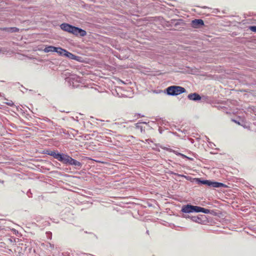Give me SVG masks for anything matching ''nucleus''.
I'll return each mask as SVG.
<instances>
[{
	"label": "nucleus",
	"instance_id": "obj_20",
	"mask_svg": "<svg viewBox=\"0 0 256 256\" xmlns=\"http://www.w3.org/2000/svg\"><path fill=\"white\" fill-rule=\"evenodd\" d=\"M1 52V50H0V52Z\"/></svg>",
	"mask_w": 256,
	"mask_h": 256
},
{
	"label": "nucleus",
	"instance_id": "obj_14",
	"mask_svg": "<svg viewBox=\"0 0 256 256\" xmlns=\"http://www.w3.org/2000/svg\"><path fill=\"white\" fill-rule=\"evenodd\" d=\"M4 30L10 32H18L19 30V29L16 28H6Z\"/></svg>",
	"mask_w": 256,
	"mask_h": 256
},
{
	"label": "nucleus",
	"instance_id": "obj_7",
	"mask_svg": "<svg viewBox=\"0 0 256 256\" xmlns=\"http://www.w3.org/2000/svg\"><path fill=\"white\" fill-rule=\"evenodd\" d=\"M188 98L189 100L194 101L198 100L201 99L200 96L196 92L189 94Z\"/></svg>",
	"mask_w": 256,
	"mask_h": 256
},
{
	"label": "nucleus",
	"instance_id": "obj_15",
	"mask_svg": "<svg viewBox=\"0 0 256 256\" xmlns=\"http://www.w3.org/2000/svg\"><path fill=\"white\" fill-rule=\"evenodd\" d=\"M69 80H76V81H78V79L79 78L78 76L76 74H72L70 78H67Z\"/></svg>",
	"mask_w": 256,
	"mask_h": 256
},
{
	"label": "nucleus",
	"instance_id": "obj_17",
	"mask_svg": "<svg viewBox=\"0 0 256 256\" xmlns=\"http://www.w3.org/2000/svg\"><path fill=\"white\" fill-rule=\"evenodd\" d=\"M249 29L251 31L256 32V26H250Z\"/></svg>",
	"mask_w": 256,
	"mask_h": 256
},
{
	"label": "nucleus",
	"instance_id": "obj_3",
	"mask_svg": "<svg viewBox=\"0 0 256 256\" xmlns=\"http://www.w3.org/2000/svg\"><path fill=\"white\" fill-rule=\"evenodd\" d=\"M64 158L63 160L62 163L64 164H68L72 166H74L79 168H81L82 164L78 161L73 159L70 156L66 154L64 156Z\"/></svg>",
	"mask_w": 256,
	"mask_h": 256
},
{
	"label": "nucleus",
	"instance_id": "obj_5",
	"mask_svg": "<svg viewBox=\"0 0 256 256\" xmlns=\"http://www.w3.org/2000/svg\"><path fill=\"white\" fill-rule=\"evenodd\" d=\"M48 154L53 156L54 158L57 159L58 161L62 162L66 154L56 153L55 151H50Z\"/></svg>",
	"mask_w": 256,
	"mask_h": 256
},
{
	"label": "nucleus",
	"instance_id": "obj_16",
	"mask_svg": "<svg viewBox=\"0 0 256 256\" xmlns=\"http://www.w3.org/2000/svg\"><path fill=\"white\" fill-rule=\"evenodd\" d=\"M200 182L204 184L207 185L210 187V183L212 182V181L208 180H201Z\"/></svg>",
	"mask_w": 256,
	"mask_h": 256
},
{
	"label": "nucleus",
	"instance_id": "obj_4",
	"mask_svg": "<svg viewBox=\"0 0 256 256\" xmlns=\"http://www.w3.org/2000/svg\"><path fill=\"white\" fill-rule=\"evenodd\" d=\"M198 206L186 204L182 208V212L184 213L198 212Z\"/></svg>",
	"mask_w": 256,
	"mask_h": 256
},
{
	"label": "nucleus",
	"instance_id": "obj_11",
	"mask_svg": "<svg viewBox=\"0 0 256 256\" xmlns=\"http://www.w3.org/2000/svg\"><path fill=\"white\" fill-rule=\"evenodd\" d=\"M224 186V184L222 183L212 182L210 183V187L212 188H220Z\"/></svg>",
	"mask_w": 256,
	"mask_h": 256
},
{
	"label": "nucleus",
	"instance_id": "obj_13",
	"mask_svg": "<svg viewBox=\"0 0 256 256\" xmlns=\"http://www.w3.org/2000/svg\"><path fill=\"white\" fill-rule=\"evenodd\" d=\"M202 212L204 214H209L210 212V210L208 209H206L200 206H198V212Z\"/></svg>",
	"mask_w": 256,
	"mask_h": 256
},
{
	"label": "nucleus",
	"instance_id": "obj_1",
	"mask_svg": "<svg viewBox=\"0 0 256 256\" xmlns=\"http://www.w3.org/2000/svg\"><path fill=\"white\" fill-rule=\"evenodd\" d=\"M60 27L62 30L72 34L76 36H84L86 35V32L82 28L70 25L68 24H62Z\"/></svg>",
	"mask_w": 256,
	"mask_h": 256
},
{
	"label": "nucleus",
	"instance_id": "obj_12",
	"mask_svg": "<svg viewBox=\"0 0 256 256\" xmlns=\"http://www.w3.org/2000/svg\"><path fill=\"white\" fill-rule=\"evenodd\" d=\"M56 47L54 46H48L44 48V51L45 52H55Z\"/></svg>",
	"mask_w": 256,
	"mask_h": 256
},
{
	"label": "nucleus",
	"instance_id": "obj_10",
	"mask_svg": "<svg viewBox=\"0 0 256 256\" xmlns=\"http://www.w3.org/2000/svg\"><path fill=\"white\" fill-rule=\"evenodd\" d=\"M66 51V50L58 47L56 48L55 52H57L60 56H65Z\"/></svg>",
	"mask_w": 256,
	"mask_h": 256
},
{
	"label": "nucleus",
	"instance_id": "obj_6",
	"mask_svg": "<svg viewBox=\"0 0 256 256\" xmlns=\"http://www.w3.org/2000/svg\"><path fill=\"white\" fill-rule=\"evenodd\" d=\"M192 26L198 28L204 25V21L201 19H195L192 22Z\"/></svg>",
	"mask_w": 256,
	"mask_h": 256
},
{
	"label": "nucleus",
	"instance_id": "obj_8",
	"mask_svg": "<svg viewBox=\"0 0 256 256\" xmlns=\"http://www.w3.org/2000/svg\"><path fill=\"white\" fill-rule=\"evenodd\" d=\"M65 54H66V55H65L66 57H67L71 60H76V61H80V60L81 58L80 57L78 56H75V55L73 54H72L68 52L67 50L66 51V52Z\"/></svg>",
	"mask_w": 256,
	"mask_h": 256
},
{
	"label": "nucleus",
	"instance_id": "obj_19",
	"mask_svg": "<svg viewBox=\"0 0 256 256\" xmlns=\"http://www.w3.org/2000/svg\"><path fill=\"white\" fill-rule=\"evenodd\" d=\"M179 154L181 155L182 156H184V157H186L185 156H184V154Z\"/></svg>",
	"mask_w": 256,
	"mask_h": 256
},
{
	"label": "nucleus",
	"instance_id": "obj_2",
	"mask_svg": "<svg viewBox=\"0 0 256 256\" xmlns=\"http://www.w3.org/2000/svg\"><path fill=\"white\" fill-rule=\"evenodd\" d=\"M167 94L170 96H177L186 92L184 88L180 86H170L166 88Z\"/></svg>",
	"mask_w": 256,
	"mask_h": 256
},
{
	"label": "nucleus",
	"instance_id": "obj_9",
	"mask_svg": "<svg viewBox=\"0 0 256 256\" xmlns=\"http://www.w3.org/2000/svg\"><path fill=\"white\" fill-rule=\"evenodd\" d=\"M204 216L200 215V216H188L189 218H190L193 222H198V223H201L202 222V218H203Z\"/></svg>",
	"mask_w": 256,
	"mask_h": 256
},
{
	"label": "nucleus",
	"instance_id": "obj_18",
	"mask_svg": "<svg viewBox=\"0 0 256 256\" xmlns=\"http://www.w3.org/2000/svg\"><path fill=\"white\" fill-rule=\"evenodd\" d=\"M6 104L9 106H12L14 105V102L12 100H10L8 102H6Z\"/></svg>",
	"mask_w": 256,
	"mask_h": 256
}]
</instances>
